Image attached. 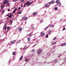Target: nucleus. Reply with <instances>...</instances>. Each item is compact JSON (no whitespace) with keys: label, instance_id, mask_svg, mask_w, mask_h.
Segmentation results:
<instances>
[{"label":"nucleus","instance_id":"1","mask_svg":"<svg viewBox=\"0 0 66 66\" xmlns=\"http://www.w3.org/2000/svg\"><path fill=\"white\" fill-rule=\"evenodd\" d=\"M3 2V4H5L6 3H9V1L7 0H4Z\"/></svg>","mask_w":66,"mask_h":66},{"label":"nucleus","instance_id":"2","mask_svg":"<svg viewBox=\"0 0 66 66\" xmlns=\"http://www.w3.org/2000/svg\"><path fill=\"white\" fill-rule=\"evenodd\" d=\"M42 50H39L38 53H37V54H40V53H42Z\"/></svg>","mask_w":66,"mask_h":66},{"label":"nucleus","instance_id":"3","mask_svg":"<svg viewBox=\"0 0 66 66\" xmlns=\"http://www.w3.org/2000/svg\"><path fill=\"white\" fill-rule=\"evenodd\" d=\"M22 28L21 27H19L18 28V30L20 31H21V30H22Z\"/></svg>","mask_w":66,"mask_h":66},{"label":"nucleus","instance_id":"4","mask_svg":"<svg viewBox=\"0 0 66 66\" xmlns=\"http://www.w3.org/2000/svg\"><path fill=\"white\" fill-rule=\"evenodd\" d=\"M4 7V4L2 5L1 6V9H3Z\"/></svg>","mask_w":66,"mask_h":66},{"label":"nucleus","instance_id":"5","mask_svg":"<svg viewBox=\"0 0 66 66\" xmlns=\"http://www.w3.org/2000/svg\"><path fill=\"white\" fill-rule=\"evenodd\" d=\"M17 8H16V9H15L14 11H13V14L15 13L16 11V10H17Z\"/></svg>","mask_w":66,"mask_h":66},{"label":"nucleus","instance_id":"6","mask_svg":"<svg viewBox=\"0 0 66 66\" xmlns=\"http://www.w3.org/2000/svg\"><path fill=\"white\" fill-rule=\"evenodd\" d=\"M12 17V13H11L10 14V15L9 16V18H11Z\"/></svg>","mask_w":66,"mask_h":66},{"label":"nucleus","instance_id":"7","mask_svg":"<svg viewBox=\"0 0 66 66\" xmlns=\"http://www.w3.org/2000/svg\"><path fill=\"white\" fill-rule=\"evenodd\" d=\"M41 35L42 36H44V35H45V33L44 32H42L41 33Z\"/></svg>","mask_w":66,"mask_h":66},{"label":"nucleus","instance_id":"8","mask_svg":"<svg viewBox=\"0 0 66 66\" xmlns=\"http://www.w3.org/2000/svg\"><path fill=\"white\" fill-rule=\"evenodd\" d=\"M51 4H53V3H55V1H51Z\"/></svg>","mask_w":66,"mask_h":66},{"label":"nucleus","instance_id":"9","mask_svg":"<svg viewBox=\"0 0 66 66\" xmlns=\"http://www.w3.org/2000/svg\"><path fill=\"white\" fill-rule=\"evenodd\" d=\"M49 4H46L45 5V7H48V6H49Z\"/></svg>","mask_w":66,"mask_h":66},{"label":"nucleus","instance_id":"10","mask_svg":"<svg viewBox=\"0 0 66 66\" xmlns=\"http://www.w3.org/2000/svg\"><path fill=\"white\" fill-rule=\"evenodd\" d=\"M23 58V56H21V57L20 58V60H21Z\"/></svg>","mask_w":66,"mask_h":66},{"label":"nucleus","instance_id":"11","mask_svg":"<svg viewBox=\"0 0 66 66\" xmlns=\"http://www.w3.org/2000/svg\"><path fill=\"white\" fill-rule=\"evenodd\" d=\"M58 5L59 6H61V2H59V3Z\"/></svg>","mask_w":66,"mask_h":66},{"label":"nucleus","instance_id":"12","mask_svg":"<svg viewBox=\"0 0 66 66\" xmlns=\"http://www.w3.org/2000/svg\"><path fill=\"white\" fill-rule=\"evenodd\" d=\"M37 13L36 12H34L33 13L34 15H37Z\"/></svg>","mask_w":66,"mask_h":66},{"label":"nucleus","instance_id":"13","mask_svg":"<svg viewBox=\"0 0 66 66\" xmlns=\"http://www.w3.org/2000/svg\"><path fill=\"white\" fill-rule=\"evenodd\" d=\"M15 43V41H11V43L12 44H14V43Z\"/></svg>","mask_w":66,"mask_h":66},{"label":"nucleus","instance_id":"14","mask_svg":"<svg viewBox=\"0 0 66 66\" xmlns=\"http://www.w3.org/2000/svg\"><path fill=\"white\" fill-rule=\"evenodd\" d=\"M50 27H51V28H53V27H54V25H53V24H51L50 25Z\"/></svg>","mask_w":66,"mask_h":66},{"label":"nucleus","instance_id":"15","mask_svg":"<svg viewBox=\"0 0 66 66\" xmlns=\"http://www.w3.org/2000/svg\"><path fill=\"white\" fill-rule=\"evenodd\" d=\"M32 3V2H31L30 3H29V5H27V6H30V5H31V4Z\"/></svg>","mask_w":66,"mask_h":66},{"label":"nucleus","instance_id":"16","mask_svg":"<svg viewBox=\"0 0 66 66\" xmlns=\"http://www.w3.org/2000/svg\"><path fill=\"white\" fill-rule=\"evenodd\" d=\"M30 2L28 1L26 3L27 5H29V4H30Z\"/></svg>","mask_w":66,"mask_h":66},{"label":"nucleus","instance_id":"17","mask_svg":"<svg viewBox=\"0 0 66 66\" xmlns=\"http://www.w3.org/2000/svg\"><path fill=\"white\" fill-rule=\"evenodd\" d=\"M15 54H16V52H13L12 53V54L13 55H15Z\"/></svg>","mask_w":66,"mask_h":66},{"label":"nucleus","instance_id":"18","mask_svg":"<svg viewBox=\"0 0 66 66\" xmlns=\"http://www.w3.org/2000/svg\"><path fill=\"white\" fill-rule=\"evenodd\" d=\"M58 9V8L57 7H55L54 8V10H57Z\"/></svg>","mask_w":66,"mask_h":66},{"label":"nucleus","instance_id":"19","mask_svg":"<svg viewBox=\"0 0 66 66\" xmlns=\"http://www.w3.org/2000/svg\"><path fill=\"white\" fill-rule=\"evenodd\" d=\"M27 18H28L27 17H25L24 18V20H27Z\"/></svg>","mask_w":66,"mask_h":66},{"label":"nucleus","instance_id":"20","mask_svg":"<svg viewBox=\"0 0 66 66\" xmlns=\"http://www.w3.org/2000/svg\"><path fill=\"white\" fill-rule=\"evenodd\" d=\"M28 41H30V37H28Z\"/></svg>","mask_w":66,"mask_h":66},{"label":"nucleus","instance_id":"21","mask_svg":"<svg viewBox=\"0 0 66 66\" xmlns=\"http://www.w3.org/2000/svg\"><path fill=\"white\" fill-rule=\"evenodd\" d=\"M21 13H22V12H21V11H19V12H18V14H21Z\"/></svg>","mask_w":66,"mask_h":66},{"label":"nucleus","instance_id":"22","mask_svg":"<svg viewBox=\"0 0 66 66\" xmlns=\"http://www.w3.org/2000/svg\"><path fill=\"white\" fill-rule=\"evenodd\" d=\"M4 29L5 30H6V26H5L4 27Z\"/></svg>","mask_w":66,"mask_h":66},{"label":"nucleus","instance_id":"23","mask_svg":"<svg viewBox=\"0 0 66 66\" xmlns=\"http://www.w3.org/2000/svg\"><path fill=\"white\" fill-rule=\"evenodd\" d=\"M31 28L32 29H35V28H34V27L33 26H32L31 27Z\"/></svg>","mask_w":66,"mask_h":66},{"label":"nucleus","instance_id":"24","mask_svg":"<svg viewBox=\"0 0 66 66\" xmlns=\"http://www.w3.org/2000/svg\"><path fill=\"white\" fill-rule=\"evenodd\" d=\"M49 27V26H47V27H46V28L44 29V30H47V29H48V28Z\"/></svg>","mask_w":66,"mask_h":66},{"label":"nucleus","instance_id":"25","mask_svg":"<svg viewBox=\"0 0 66 66\" xmlns=\"http://www.w3.org/2000/svg\"><path fill=\"white\" fill-rule=\"evenodd\" d=\"M59 2H60V1H59V0H58L56 1V3H59Z\"/></svg>","mask_w":66,"mask_h":66},{"label":"nucleus","instance_id":"26","mask_svg":"<svg viewBox=\"0 0 66 66\" xmlns=\"http://www.w3.org/2000/svg\"><path fill=\"white\" fill-rule=\"evenodd\" d=\"M4 12H5V10H3L2 12V13H3V14L4 13Z\"/></svg>","mask_w":66,"mask_h":66},{"label":"nucleus","instance_id":"27","mask_svg":"<svg viewBox=\"0 0 66 66\" xmlns=\"http://www.w3.org/2000/svg\"><path fill=\"white\" fill-rule=\"evenodd\" d=\"M54 62L55 63H56V62H57V60H55L54 61Z\"/></svg>","mask_w":66,"mask_h":66},{"label":"nucleus","instance_id":"28","mask_svg":"<svg viewBox=\"0 0 66 66\" xmlns=\"http://www.w3.org/2000/svg\"><path fill=\"white\" fill-rule=\"evenodd\" d=\"M56 39V37H55L53 39V40H55V39Z\"/></svg>","mask_w":66,"mask_h":66},{"label":"nucleus","instance_id":"29","mask_svg":"<svg viewBox=\"0 0 66 66\" xmlns=\"http://www.w3.org/2000/svg\"><path fill=\"white\" fill-rule=\"evenodd\" d=\"M61 46H64V44H62L61 45Z\"/></svg>","mask_w":66,"mask_h":66},{"label":"nucleus","instance_id":"30","mask_svg":"<svg viewBox=\"0 0 66 66\" xmlns=\"http://www.w3.org/2000/svg\"><path fill=\"white\" fill-rule=\"evenodd\" d=\"M27 47L26 46H25L23 48V49H26L27 48Z\"/></svg>","mask_w":66,"mask_h":66},{"label":"nucleus","instance_id":"31","mask_svg":"<svg viewBox=\"0 0 66 66\" xmlns=\"http://www.w3.org/2000/svg\"><path fill=\"white\" fill-rule=\"evenodd\" d=\"M28 59H26L25 60V62H28Z\"/></svg>","mask_w":66,"mask_h":66},{"label":"nucleus","instance_id":"32","mask_svg":"<svg viewBox=\"0 0 66 66\" xmlns=\"http://www.w3.org/2000/svg\"><path fill=\"white\" fill-rule=\"evenodd\" d=\"M48 3L49 5H51V2H49Z\"/></svg>","mask_w":66,"mask_h":66},{"label":"nucleus","instance_id":"33","mask_svg":"<svg viewBox=\"0 0 66 66\" xmlns=\"http://www.w3.org/2000/svg\"><path fill=\"white\" fill-rule=\"evenodd\" d=\"M43 22V20H41L40 21V23H41Z\"/></svg>","mask_w":66,"mask_h":66},{"label":"nucleus","instance_id":"34","mask_svg":"<svg viewBox=\"0 0 66 66\" xmlns=\"http://www.w3.org/2000/svg\"><path fill=\"white\" fill-rule=\"evenodd\" d=\"M24 1V0H21V2H23Z\"/></svg>","mask_w":66,"mask_h":66},{"label":"nucleus","instance_id":"35","mask_svg":"<svg viewBox=\"0 0 66 66\" xmlns=\"http://www.w3.org/2000/svg\"><path fill=\"white\" fill-rule=\"evenodd\" d=\"M7 3V6H9V5H10V3Z\"/></svg>","mask_w":66,"mask_h":66},{"label":"nucleus","instance_id":"36","mask_svg":"<svg viewBox=\"0 0 66 66\" xmlns=\"http://www.w3.org/2000/svg\"><path fill=\"white\" fill-rule=\"evenodd\" d=\"M7 30H9L10 29V27H7Z\"/></svg>","mask_w":66,"mask_h":66},{"label":"nucleus","instance_id":"37","mask_svg":"<svg viewBox=\"0 0 66 66\" xmlns=\"http://www.w3.org/2000/svg\"><path fill=\"white\" fill-rule=\"evenodd\" d=\"M34 51H35V50L34 49L32 50V52H34Z\"/></svg>","mask_w":66,"mask_h":66},{"label":"nucleus","instance_id":"38","mask_svg":"<svg viewBox=\"0 0 66 66\" xmlns=\"http://www.w3.org/2000/svg\"><path fill=\"white\" fill-rule=\"evenodd\" d=\"M51 32V30H50L48 31V33H50V32Z\"/></svg>","mask_w":66,"mask_h":66},{"label":"nucleus","instance_id":"39","mask_svg":"<svg viewBox=\"0 0 66 66\" xmlns=\"http://www.w3.org/2000/svg\"><path fill=\"white\" fill-rule=\"evenodd\" d=\"M46 38H48V35H46Z\"/></svg>","mask_w":66,"mask_h":66},{"label":"nucleus","instance_id":"40","mask_svg":"<svg viewBox=\"0 0 66 66\" xmlns=\"http://www.w3.org/2000/svg\"><path fill=\"white\" fill-rule=\"evenodd\" d=\"M31 36V34L30 33L29 35V36Z\"/></svg>","mask_w":66,"mask_h":66},{"label":"nucleus","instance_id":"41","mask_svg":"<svg viewBox=\"0 0 66 66\" xmlns=\"http://www.w3.org/2000/svg\"><path fill=\"white\" fill-rule=\"evenodd\" d=\"M21 9V7H19L18 8V10H19V9Z\"/></svg>","mask_w":66,"mask_h":66},{"label":"nucleus","instance_id":"42","mask_svg":"<svg viewBox=\"0 0 66 66\" xmlns=\"http://www.w3.org/2000/svg\"><path fill=\"white\" fill-rule=\"evenodd\" d=\"M63 44H64V46H65V45H66V43H63Z\"/></svg>","mask_w":66,"mask_h":66},{"label":"nucleus","instance_id":"43","mask_svg":"<svg viewBox=\"0 0 66 66\" xmlns=\"http://www.w3.org/2000/svg\"><path fill=\"white\" fill-rule=\"evenodd\" d=\"M10 22H13V20H11L10 21Z\"/></svg>","mask_w":66,"mask_h":66},{"label":"nucleus","instance_id":"44","mask_svg":"<svg viewBox=\"0 0 66 66\" xmlns=\"http://www.w3.org/2000/svg\"><path fill=\"white\" fill-rule=\"evenodd\" d=\"M16 0H13V2H16Z\"/></svg>","mask_w":66,"mask_h":66},{"label":"nucleus","instance_id":"45","mask_svg":"<svg viewBox=\"0 0 66 66\" xmlns=\"http://www.w3.org/2000/svg\"><path fill=\"white\" fill-rule=\"evenodd\" d=\"M7 11H9V12H10V9H7Z\"/></svg>","mask_w":66,"mask_h":66},{"label":"nucleus","instance_id":"46","mask_svg":"<svg viewBox=\"0 0 66 66\" xmlns=\"http://www.w3.org/2000/svg\"><path fill=\"white\" fill-rule=\"evenodd\" d=\"M27 3H26L24 4V6H26V5H27Z\"/></svg>","mask_w":66,"mask_h":66},{"label":"nucleus","instance_id":"47","mask_svg":"<svg viewBox=\"0 0 66 66\" xmlns=\"http://www.w3.org/2000/svg\"><path fill=\"white\" fill-rule=\"evenodd\" d=\"M65 30V28H64L63 29V30Z\"/></svg>","mask_w":66,"mask_h":66},{"label":"nucleus","instance_id":"48","mask_svg":"<svg viewBox=\"0 0 66 66\" xmlns=\"http://www.w3.org/2000/svg\"><path fill=\"white\" fill-rule=\"evenodd\" d=\"M56 44V42H54V43H52V44H53V45L54 44Z\"/></svg>","mask_w":66,"mask_h":66},{"label":"nucleus","instance_id":"49","mask_svg":"<svg viewBox=\"0 0 66 66\" xmlns=\"http://www.w3.org/2000/svg\"><path fill=\"white\" fill-rule=\"evenodd\" d=\"M29 30H30V31L31 30V28H29Z\"/></svg>","mask_w":66,"mask_h":66},{"label":"nucleus","instance_id":"50","mask_svg":"<svg viewBox=\"0 0 66 66\" xmlns=\"http://www.w3.org/2000/svg\"><path fill=\"white\" fill-rule=\"evenodd\" d=\"M6 16H8V17H9V14L7 15Z\"/></svg>","mask_w":66,"mask_h":66},{"label":"nucleus","instance_id":"51","mask_svg":"<svg viewBox=\"0 0 66 66\" xmlns=\"http://www.w3.org/2000/svg\"><path fill=\"white\" fill-rule=\"evenodd\" d=\"M64 59L66 61V57H65L64 58Z\"/></svg>","mask_w":66,"mask_h":66},{"label":"nucleus","instance_id":"52","mask_svg":"<svg viewBox=\"0 0 66 66\" xmlns=\"http://www.w3.org/2000/svg\"><path fill=\"white\" fill-rule=\"evenodd\" d=\"M24 17H23L22 18L23 19H24Z\"/></svg>","mask_w":66,"mask_h":66},{"label":"nucleus","instance_id":"53","mask_svg":"<svg viewBox=\"0 0 66 66\" xmlns=\"http://www.w3.org/2000/svg\"><path fill=\"white\" fill-rule=\"evenodd\" d=\"M60 55H60L59 56H58V57H60Z\"/></svg>","mask_w":66,"mask_h":66},{"label":"nucleus","instance_id":"54","mask_svg":"<svg viewBox=\"0 0 66 66\" xmlns=\"http://www.w3.org/2000/svg\"><path fill=\"white\" fill-rule=\"evenodd\" d=\"M21 7H23V5H22L21 6Z\"/></svg>","mask_w":66,"mask_h":66},{"label":"nucleus","instance_id":"55","mask_svg":"<svg viewBox=\"0 0 66 66\" xmlns=\"http://www.w3.org/2000/svg\"><path fill=\"white\" fill-rule=\"evenodd\" d=\"M24 6H24H23V7H25V6Z\"/></svg>","mask_w":66,"mask_h":66},{"label":"nucleus","instance_id":"56","mask_svg":"<svg viewBox=\"0 0 66 66\" xmlns=\"http://www.w3.org/2000/svg\"><path fill=\"white\" fill-rule=\"evenodd\" d=\"M36 44H36L35 45H34V46H35V45H36Z\"/></svg>","mask_w":66,"mask_h":66},{"label":"nucleus","instance_id":"57","mask_svg":"<svg viewBox=\"0 0 66 66\" xmlns=\"http://www.w3.org/2000/svg\"><path fill=\"white\" fill-rule=\"evenodd\" d=\"M16 1H18V0H15Z\"/></svg>","mask_w":66,"mask_h":66},{"label":"nucleus","instance_id":"58","mask_svg":"<svg viewBox=\"0 0 66 66\" xmlns=\"http://www.w3.org/2000/svg\"><path fill=\"white\" fill-rule=\"evenodd\" d=\"M35 39H34V40H35Z\"/></svg>","mask_w":66,"mask_h":66},{"label":"nucleus","instance_id":"59","mask_svg":"<svg viewBox=\"0 0 66 66\" xmlns=\"http://www.w3.org/2000/svg\"><path fill=\"white\" fill-rule=\"evenodd\" d=\"M0 37H1V36L0 35Z\"/></svg>","mask_w":66,"mask_h":66},{"label":"nucleus","instance_id":"60","mask_svg":"<svg viewBox=\"0 0 66 66\" xmlns=\"http://www.w3.org/2000/svg\"><path fill=\"white\" fill-rule=\"evenodd\" d=\"M46 63V62H45L44 63Z\"/></svg>","mask_w":66,"mask_h":66},{"label":"nucleus","instance_id":"61","mask_svg":"<svg viewBox=\"0 0 66 66\" xmlns=\"http://www.w3.org/2000/svg\"><path fill=\"white\" fill-rule=\"evenodd\" d=\"M5 25H4L5 26Z\"/></svg>","mask_w":66,"mask_h":66}]
</instances>
